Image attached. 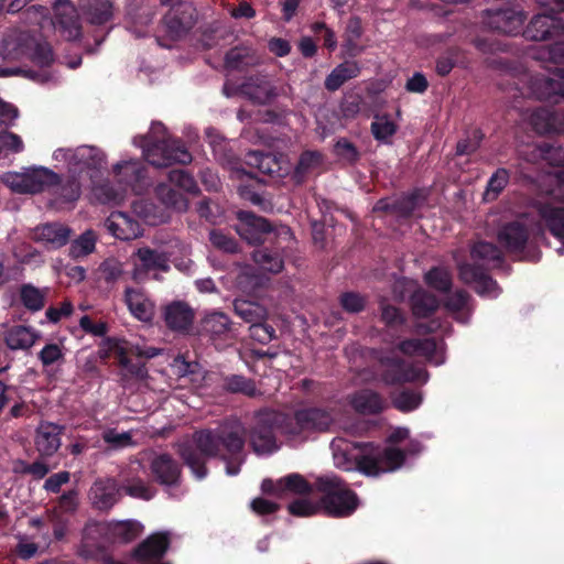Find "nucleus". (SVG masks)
Wrapping results in <instances>:
<instances>
[{
  "label": "nucleus",
  "mask_w": 564,
  "mask_h": 564,
  "mask_svg": "<svg viewBox=\"0 0 564 564\" xmlns=\"http://www.w3.org/2000/svg\"><path fill=\"white\" fill-rule=\"evenodd\" d=\"M245 429L240 422L224 423L215 430H202L193 435L192 442L180 444V454L194 476L203 479L207 469L205 459L215 457L225 447L230 454H238L245 445Z\"/></svg>",
  "instance_id": "1"
},
{
  "label": "nucleus",
  "mask_w": 564,
  "mask_h": 564,
  "mask_svg": "<svg viewBox=\"0 0 564 564\" xmlns=\"http://www.w3.org/2000/svg\"><path fill=\"white\" fill-rule=\"evenodd\" d=\"M330 448L337 468L346 471L358 469L367 476L394 471L404 463V453L393 446L379 449L370 443H350L338 437L332 442Z\"/></svg>",
  "instance_id": "2"
},
{
  "label": "nucleus",
  "mask_w": 564,
  "mask_h": 564,
  "mask_svg": "<svg viewBox=\"0 0 564 564\" xmlns=\"http://www.w3.org/2000/svg\"><path fill=\"white\" fill-rule=\"evenodd\" d=\"M133 144L143 149V156L156 167H164L172 163L186 164L192 156L185 147L177 140L166 135L165 127L161 122L152 123L149 135L134 138Z\"/></svg>",
  "instance_id": "3"
},
{
  "label": "nucleus",
  "mask_w": 564,
  "mask_h": 564,
  "mask_svg": "<svg viewBox=\"0 0 564 564\" xmlns=\"http://www.w3.org/2000/svg\"><path fill=\"white\" fill-rule=\"evenodd\" d=\"M316 488L324 494L323 507L330 516L347 517L358 506L357 496L337 476L325 475L318 477Z\"/></svg>",
  "instance_id": "4"
},
{
  "label": "nucleus",
  "mask_w": 564,
  "mask_h": 564,
  "mask_svg": "<svg viewBox=\"0 0 564 564\" xmlns=\"http://www.w3.org/2000/svg\"><path fill=\"white\" fill-rule=\"evenodd\" d=\"M4 58H20L25 56L40 66H47L53 62V53L46 42L37 41L25 32L8 35L2 42Z\"/></svg>",
  "instance_id": "5"
},
{
  "label": "nucleus",
  "mask_w": 564,
  "mask_h": 564,
  "mask_svg": "<svg viewBox=\"0 0 564 564\" xmlns=\"http://www.w3.org/2000/svg\"><path fill=\"white\" fill-rule=\"evenodd\" d=\"M285 415L273 411H259L250 430V445L258 455L271 454L279 448L275 432L282 433Z\"/></svg>",
  "instance_id": "6"
},
{
  "label": "nucleus",
  "mask_w": 564,
  "mask_h": 564,
  "mask_svg": "<svg viewBox=\"0 0 564 564\" xmlns=\"http://www.w3.org/2000/svg\"><path fill=\"white\" fill-rule=\"evenodd\" d=\"M332 421L330 414L322 409H302L291 417L285 416L282 434L290 440H304L311 432L326 430Z\"/></svg>",
  "instance_id": "7"
},
{
  "label": "nucleus",
  "mask_w": 564,
  "mask_h": 564,
  "mask_svg": "<svg viewBox=\"0 0 564 564\" xmlns=\"http://www.w3.org/2000/svg\"><path fill=\"white\" fill-rule=\"evenodd\" d=\"M3 183L13 192L20 194H36L55 185L59 176L43 166L28 169L24 172H9L2 176Z\"/></svg>",
  "instance_id": "8"
},
{
  "label": "nucleus",
  "mask_w": 564,
  "mask_h": 564,
  "mask_svg": "<svg viewBox=\"0 0 564 564\" xmlns=\"http://www.w3.org/2000/svg\"><path fill=\"white\" fill-rule=\"evenodd\" d=\"M53 159L66 166L69 174L88 173L105 163V154L95 147L82 145L75 149L59 148L53 152Z\"/></svg>",
  "instance_id": "9"
},
{
  "label": "nucleus",
  "mask_w": 564,
  "mask_h": 564,
  "mask_svg": "<svg viewBox=\"0 0 564 564\" xmlns=\"http://www.w3.org/2000/svg\"><path fill=\"white\" fill-rule=\"evenodd\" d=\"M113 174L117 181L124 186L115 191L108 184L94 188L95 197L105 204H119L123 200L124 192L128 186L141 178V167L137 161H123L113 166Z\"/></svg>",
  "instance_id": "10"
},
{
  "label": "nucleus",
  "mask_w": 564,
  "mask_h": 564,
  "mask_svg": "<svg viewBox=\"0 0 564 564\" xmlns=\"http://www.w3.org/2000/svg\"><path fill=\"white\" fill-rule=\"evenodd\" d=\"M554 76L523 72L520 75L519 84L527 86V91L523 94L529 97L541 100L555 96L564 97V69H558Z\"/></svg>",
  "instance_id": "11"
},
{
  "label": "nucleus",
  "mask_w": 564,
  "mask_h": 564,
  "mask_svg": "<svg viewBox=\"0 0 564 564\" xmlns=\"http://www.w3.org/2000/svg\"><path fill=\"white\" fill-rule=\"evenodd\" d=\"M105 530L109 531V533L112 536V540L115 542L119 543H127L131 540L135 539L141 530L142 525L137 521H118L109 524H102V523H89L85 528V538H84V544L82 547V555L85 557L93 556L88 551H86V547L90 546V535L94 532L101 533Z\"/></svg>",
  "instance_id": "12"
},
{
  "label": "nucleus",
  "mask_w": 564,
  "mask_h": 564,
  "mask_svg": "<svg viewBox=\"0 0 564 564\" xmlns=\"http://www.w3.org/2000/svg\"><path fill=\"white\" fill-rule=\"evenodd\" d=\"M523 35L532 41L555 40L557 44L564 43V22L551 14L534 15Z\"/></svg>",
  "instance_id": "13"
},
{
  "label": "nucleus",
  "mask_w": 564,
  "mask_h": 564,
  "mask_svg": "<svg viewBox=\"0 0 564 564\" xmlns=\"http://www.w3.org/2000/svg\"><path fill=\"white\" fill-rule=\"evenodd\" d=\"M163 3L171 6L164 17V23L171 35L181 36L194 26L197 12L193 3L181 0H165Z\"/></svg>",
  "instance_id": "14"
},
{
  "label": "nucleus",
  "mask_w": 564,
  "mask_h": 564,
  "mask_svg": "<svg viewBox=\"0 0 564 564\" xmlns=\"http://www.w3.org/2000/svg\"><path fill=\"white\" fill-rule=\"evenodd\" d=\"M53 26L67 41L82 36V25L76 8L68 0H57L54 6Z\"/></svg>",
  "instance_id": "15"
},
{
  "label": "nucleus",
  "mask_w": 564,
  "mask_h": 564,
  "mask_svg": "<svg viewBox=\"0 0 564 564\" xmlns=\"http://www.w3.org/2000/svg\"><path fill=\"white\" fill-rule=\"evenodd\" d=\"M381 366V380L386 384H399L413 381H427V373L421 368L409 366L403 361L394 358H382Z\"/></svg>",
  "instance_id": "16"
},
{
  "label": "nucleus",
  "mask_w": 564,
  "mask_h": 564,
  "mask_svg": "<svg viewBox=\"0 0 564 564\" xmlns=\"http://www.w3.org/2000/svg\"><path fill=\"white\" fill-rule=\"evenodd\" d=\"M241 91L254 102L268 104L276 97L286 94V86L268 76H256L250 77L241 86Z\"/></svg>",
  "instance_id": "17"
},
{
  "label": "nucleus",
  "mask_w": 564,
  "mask_h": 564,
  "mask_svg": "<svg viewBox=\"0 0 564 564\" xmlns=\"http://www.w3.org/2000/svg\"><path fill=\"white\" fill-rule=\"evenodd\" d=\"M506 8L489 9L486 12V24L505 34H518L523 25L522 11L508 2Z\"/></svg>",
  "instance_id": "18"
},
{
  "label": "nucleus",
  "mask_w": 564,
  "mask_h": 564,
  "mask_svg": "<svg viewBox=\"0 0 564 564\" xmlns=\"http://www.w3.org/2000/svg\"><path fill=\"white\" fill-rule=\"evenodd\" d=\"M133 263V278L140 279L141 274L149 271H167L170 269V257L161 250H153L149 247L139 248L131 256Z\"/></svg>",
  "instance_id": "19"
},
{
  "label": "nucleus",
  "mask_w": 564,
  "mask_h": 564,
  "mask_svg": "<svg viewBox=\"0 0 564 564\" xmlns=\"http://www.w3.org/2000/svg\"><path fill=\"white\" fill-rule=\"evenodd\" d=\"M72 235V229L61 223H46L36 226L32 230L31 238L43 243L48 249H59L65 246Z\"/></svg>",
  "instance_id": "20"
},
{
  "label": "nucleus",
  "mask_w": 564,
  "mask_h": 564,
  "mask_svg": "<svg viewBox=\"0 0 564 564\" xmlns=\"http://www.w3.org/2000/svg\"><path fill=\"white\" fill-rule=\"evenodd\" d=\"M163 318L170 329L187 333L193 325L195 311L184 301H173L164 306Z\"/></svg>",
  "instance_id": "21"
},
{
  "label": "nucleus",
  "mask_w": 564,
  "mask_h": 564,
  "mask_svg": "<svg viewBox=\"0 0 564 564\" xmlns=\"http://www.w3.org/2000/svg\"><path fill=\"white\" fill-rule=\"evenodd\" d=\"M529 237L527 217L506 224L498 232L499 242L510 252L520 251Z\"/></svg>",
  "instance_id": "22"
},
{
  "label": "nucleus",
  "mask_w": 564,
  "mask_h": 564,
  "mask_svg": "<svg viewBox=\"0 0 564 564\" xmlns=\"http://www.w3.org/2000/svg\"><path fill=\"white\" fill-rule=\"evenodd\" d=\"M239 224L236 226L238 235L251 245L262 242L263 235L270 231L268 221L250 212L238 213Z\"/></svg>",
  "instance_id": "23"
},
{
  "label": "nucleus",
  "mask_w": 564,
  "mask_h": 564,
  "mask_svg": "<svg viewBox=\"0 0 564 564\" xmlns=\"http://www.w3.org/2000/svg\"><path fill=\"white\" fill-rule=\"evenodd\" d=\"M135 354L139 357L152 358L160 354L156 348L142 349L138 345H131L126 340L118 338H108L102 344V357H107L110 354L116 355L122 366L128 365V354Z\"/></svg>",
  "instance_id": "24"
},
{
  "label": "nucleus",
  "mask_w": 564,
  "mask_h": 564,
  "mask_svg": "<svg viewBox=\"0 0 564 564\" xmlns=\"http://www.w3.org/2000/svg\"><path fill=\"white\" fill-rule=\"evenodd\" d=\"M459 275L465 283H474L475 291L481 296L494 299L500 293L497 283L480 268H475L469 264L460 265Z\"/></svg>",
  "instance_id": "25"
},
{
  "label": "nucleus",
  "mask_w": 564,
  "mask_h": 564,
  "mask_svg": "<svg viewBox=\"0 0 564 564\" xmlns=\"http://www.w3.org/2000/svg\"><path fill=\"white\" fill-rule=\"evenodd\" d=\"M119 491V485L115 479H98L90 488V500L99 510H108L118 501Z\"/></svg>",
  "instance_id": "26"
},
{
  "label": "nucleus",
  "mask_w": 564,
  "mask_h": 564,
  "mask_svg": "<svg viewBox=\"0 0 564 564\" xmlns=\"http://www.w3.org/2000/svg\"><path fill=\"white\" fill-rule=\"evenodd\" d=\"M63 426L42 422L36 429L35 447L42 456H52L61 447Z\"/></svg>",
  "instance_id": "27"
},
{
  "label": "nucleus",
  "mask_w": 564,
  "mask_h": 564,
  "mask_svg": "<svg viewBox=\"0 0 564 564\" xmlns=\"http://www.w3.org/2000/svg\"><path fill=\"white\" fill-rule=\"evenodd\" d=\"M105 226L111 235L122 240L135 239L141 235L139 223L122 212L111 213Z\"/></svg>",
  "instance_id": "28"
},
{
  "label": "nucleus",
  "mask_w": 564,
  "mask_h": 564,
  "mask_svg": "<svg viewBox=\"0 0 564 564\" xmlns=\"http://www.w3.org/2000/svg\"><path fill=\"white\" fill-rule=\"evenodd\" d=\"M528 121L539 134L558 133L564 131V118L545 108H538L530 112Z\"/></svg>",
  "instance_id": "29"
},
{
  "label": "nucleus",
  "mask_w": 564,
  "mask_h": 564,
  "mask_svg": "<svg viewBox=\"0 0 564 564\" xmlns=\"http://www.w3.org/2000/svg\"><path fill=\"white\" fill-rule=\"evenodd\" d=\"M154 478L162 485H174L180 478V467L167 454L154 455L150 463Z\"/></svg>",
  "instance_id": "30"
},
{
  "label": "nucleus",
  "mask_w": 564,
  "mask_h": 564,
  "mask_svg": "<svg viewBox=\"0 0 564 564\" xmlns=\"http://www.w3.org/2000/svg\"><path fill=\"white\" fill-rule=\"evenodd\" d=\"M124 302L131 314L140 321H151L154 315V304L142 290L127 288Z\"/></svg>",
  "instance_id": "31"
},
{
  "label": "nucleus",
  "mask_w": 564,
  "mask_h": 564,
  "mask_svg": "<svg viewBox=\"0 0 564 564\" xmlns=\"http://www.w3.org/2000/svg\"><path fill=\"white\" fill-rule=\"evenodd\" d=\"M541 218L544 220L551 234L556 237L562 247L557 249L558 254L564 253V207L554 204H543L539 208Z\"/></svg>",
  "instance_id": "32"
},
{
  "label": "nucleus",
  "mask_w": 564,
  "mask_h": 564,
  "mask_svg": "<svg viewBox=\"0 0 564 564\" xmlns=\"http://www.w3.org/2000/svg\"><path fill=\"white\" fill-rule=\"evenodd\" d=\"M169 544V532L154 533L138 546L133 555L139 561L160 558L165 554Z\"/></svg>",
  "instance_id": "33"
},
{
  "label": "nucleus",
  "mask_w": 564,
  "mask_h": 564,
  "mask_svg": "<svg viewBox=\"0 0 564 564\" xmlns=\"http://www.w3.org/2000/svg\"><path fill=\"white\" fill-rule=\"evenodd\" d=\"M399 349L405 355L422 356L435 365L443 362V359L438 356L436 343L430 338L404 340L399 345Z\"/></svg>",
  "instance_id": "34"
},
{
  "label": "nucleus",
  "mask_w": 564,
  "mask_h": 564,
  "mask_svg": "<svg viewBox=\"0 0 564 564\" xmlns=\"http://www.w3.org/2000/svg\"><path fill=\"white\" fill-rule=\"evenodd\" d=\"M40 335L31 327L18 325L6 333V343L10 349H29L34 345Z\"/></svg>",
  "instance_id": "35"
},
{
  "label": "nucleus",
  "mask_w": 564,
  "mask_h": 564,
  "mask_svg": "<svg viewBox=\"0 0 564 564\" xmlns=\"http://www.w3.org/2000/svg\"><path fill=\"white\" fill-rule=\"evenodd\" d=\"M360 73V66L355 61H346L337 65L325 79V87L330 90H337L344 83L355 78Z\"/></svg>",
  "instance_id": "36"
},
{
  "label": "nucleus",
  "mask_w": 564,
  "mask_h": 564,
  "mask_svg": "<svg viewBox=\"0 0 564 564\" xmlns=\"http://www.w3.org/2000/svg\"><path fill=\"white\" fill-rule=\"evenodd\" d=\"M354 409L362 414H376L383 410L384 402L381 397L373 391L362 390L351 398Z\"/></svg>",
  "instance_id": "37"
},
{
  "label": "nucleus",
  "mask_w": 564,
  "mask_h": 564,
  "mask_svg": "<svg viewBox=\"0 0 564 564\" xmlns=\"http://www.w3.org/2000/svg\"><path fill=\"white\" fill-rule=\"evenodd\" d=\"M247 164L258 169L268 175H282L281 161L273 154H263L258 151L250 152L247 156Z\"/></svg>",
  "instance_id": "38"
},
{
  "label": "nucleus",
  "mask_w": 564,
  "mask_h": 564,
  "mask_svg": "<svg viewBox=\"0 0 564 564\" xmlns=\"http://www.w3.org/2000/svg\"><path fill=\"white\" fill-rule=\"evenodd\" d=\"M361 35L362 26L360 19L357 17L350 18L344 32V47L348 55L357 56L364 52L365 47L358 43Z\"/></svg>",
  "instance_id": "39"
},
{
  "label": "nucleus",
  "mask_w": 564,
  "mask_h": 564,
  "mask_svg": "<svg viewBox=\"0 0 564 564\" xmlns=\"http://www.w3.org/2000/svg\"><path fill=\"white\" fill-rule=\"evenodd\" d=\"M234 310L240 318L251 325L264 322L268 316V312L263 306L247 300H236L234 302Z\"/></svg>",
  "instance_id": "40"
},
{
  "label": "nucleus",
  "mask_w": 564,
  "mask_h": 564,
  "mask_svg": "<svg viewBox=\"0 0 564 564\" xmlns=\"http://www.w3.org/2000/svg\"><path fill=\"white\" fill-rule=\"evenodd\" d=\"M229 317L218 311L207 312L202 318V328L212 336H220L230 330Z\"/></svg>",
  "instance_id": "41"
},
{
  "label": "nucleus",
  "mask_w": 564,
  "mask_h": 564,
  "mask_svg": "<svg viewBox=\"0 0 564 564\" xmlns=\"http://www.w3.org/2000/svg\"><path fill=\"white\" fill-rule=\"evenodd\" d=\"M471 257L475 261H481L488 267H498L501 261L500 250L489 242L476 243L471 249Z\"/></svg>",
  "instance_id": "42"
},
{
  "label": "nucleus",
  "mask_w": 564,
  "mask_h": 564,
  "mask_svg": "<svg viewBox=\"0 0 564 564\" xmlns=\"http://www.w3.org/2000/svg\"><path fill=\"white\" fill-rule=\"evenodd\" d=\"M323 162V156L317 151H305L301 154L294 171L296 182H302L306 174L315 172Z\"/></svg>",
  "instance_id": "43"
},
{
  "label": "nucleus",
  "mask_w": 564,
  "mask_h": 564,
  "mask_svg": "<svg viewBox=\"0 0 564 564\" xmlns=\"http://www.w3.org/2000/svg\"><path fill=\"white\" fill-rule=\"evenodd\" d=\"M96 240V234L93 230H86L70 243L69 256L79 259L90 254L95 250Z\"/></svg>",
  "instance_id": "44"
},
{
  "label": "nucleus",
  "mask_w": 564,
  "mask_h": 564,
  "mask_svg": "<svg viewBox=\"0 0 564 564\" xmlns=\"http://www.w3.org/2000/svg\"><path fill=\"white\" fill-rule=\"evenodd\" d=\"M438 307L436 297L426 291H416L412 296V308L414 315L425 317Z\"/></svg>",
  "instance_id": "45"
},
{
  "label": "nucleus",
  "mask_w": 564,
  "mask_h": 564,
  "mask_svg": "<svg viewBox=\"0 0 564 564\" xmlns=\"http://www.w3.org/2000/svg\"><path fill=\"white\" fill-rule=\"evenodd\" d=\"M253 260L262 270L268 272L278 273L283 268L281 256L265 248L256 250Z\"/></svg>",
  "instance_id": "46"
},
{
  "label": "nucleus",
  "mask_w": 564,
  "mask_h": 564,
  "mask_svg": "<svg viewBox=\"0 0 564 564\" xmlns=\"http://www.w3.org/2000/svg\"><path fill=\"white\" fill-rule=\"evenodd\" d=\"M156 195L166 207H172L178 212H185L188 207L185 197L166 184H160L156 187Z\"/></svg>",
  "instance_id": "47"
},
{
  "label": "nucleus",
  "mask_w": 564,
  "mask_h": 564,
  "mask_svg": "<svg viewBox=\"0 0 564 564\" xmlns=\"http://www.w3.org/2000/svg\"><path fill=\"white\" fill-rule=\"evenodd\" d=\"M371 132L376 140L388 143L397 132V124L389 116H376L371 123Z\"/></svg>",
  "instance_id": "48"
},
{
  "label": "nucleus",
  "mask_w": 564,
  "mask_h": 564,
  "mask_svg": "<svg viewBox=\"0 0 564 564\" xmlns=\"http://www.w3.org/2000/svg\"><path fill=\"white\" fill-rule=\"evenodd\" d=\"M423 401L420 391L403 390L392 398V404L401 412H411L417 409Z\"/></svg>",
  "instance_id": "49"
},
{
  "label": "nucleus",
  "mask_w": 564,
  "mask_h": 564,
  "mask_svg": "<svg viewBox=\"0 0 564 564\" xmlns=\"http://www.w3.org/2000/svg\"><path fill=\"white\" fill-rule=\"evenodd\" d=\"M112 15L111 3L109 0H94L87 10L86 17L91 24H104Z\"/></svg>",
  "instance_id": "50"
},
{
  "label": "nucleus",
  "mask_w": 564,
  "mask_h": 564,
  "mask_svg": "<svg viewBox=\"0 0 564 564\" xmlns=\"http://www.w3.org/2000/svg\"><path fill=\"white\" fill-rule=\"evenodd\" d=\"M174 372L184 381V386L186 382H198L203 379V373L197 364L186 362L183 358H176L173 364Z\"/></svg>",
  "instance_id": "51"
},
{
  "label": "nucleus",
  "mask_w": 564,
  "mask_h": 564,
  "mask_svg": "<svg viewBox=\"0 0 564 564\" xmlns=\"http://www.w3.org/2000/svg\"><path fill=\"white\" fill-rule=\"evenodd\" d=\"M279 486L285 494L304 495L312 490V486L299 474H291L279 479Z\"/></svg>",
  "instance_id": "52"
},
{
  "label": "nucleus",
  "mask_w": 564,
  "mask_h": 564,
  "mask_svg": "<svg viewBox=\"0 0 564 564\" xmlns=\"http://www.w3.org/2000/svg\"><path fill=\"white\" fill-rule=\"evenodd\" d=\"M529 149H532L531 156H524L528 161H536L539 159H544L547 161H552L553 164H560L564 160V155L562 150L558 148L550 147V145H530Z\"/></svg>",
  "instance_id": "53"
},
{
  "label": "nucleus",
  "mask_w": 564,
  "mask_h": 564,
  "mask_svg": "<svg viewBox=\"0 0 564 564\" xmlns=\"http://www.w3.org/2000/svg\"><path fill=\"white\" fill-rule=\"evenodd\" d=\"M509 182V172L506 169H498L492 176L489 178L486 192L485 199L494 200L501 191L507 186Z\"/></svg>",
  "instance_id": "54"
},
{
  "label": "nucleus",
  "mask_w": 564,
  "mask_h": 564,
  "mask_svg": "<svg viewBox=\"0 0 564 564\" xmlns=\"http://www.w3.org/2000/svg\"><path fill=\"white\" fill-rule=\"evenodd\" d=\"M102 440L115 449L134 446L131 432H118L115 429H108L102 433Z\"/></svg>",
  "instance_id": "55"
},
{
  "label": "nucleus",
  "mask_w": 564,
  "mask_h": 564,
  "mask_svg": "<svg viewBox=\"0 0 564 564\" xmlns=\"http://www.w3.org/2000/svg\"><path fill=\"white\" fill-rule=\"evenodd\" d=\"M446 308L452 313L457 314V319L462 323H466L468 317L465 311L468 310V295L463 291H457L449 296L446 302Z\"/></svg>",
  "instance_id": "56"
},
{
  "label": "nucleus",
  "mask_w": 564,
  "mask_h": 564,
  "mask_svg": "<svg viewBox=\"0 0 564 564\" xmlns=\"http://www.w3.org/2000/svg\"><path fill=\"white\" fill-rule=\"evenodd\" d=\"M170 183L187 193H197L198 187L192 175L183 170H173L169 173Z\"/></svg>",
  "instance_id": "57"
},
{
  "label": "nucleus",
  "mask_w": 564,
  "mask_h": 564,
  "mask_svg": "<svg viewBox=\"0 0 564 564\" xmlns=\"http://www.w3.org/2000/svg\"><path fill=\"white\" fill-rule=\"evenodd\" d=\"M39 358L43 367L48 368L61 365L64 360V352L59 345L47 344L40 351Z\"/></svg>",
  "instance_id": "58"
},
{
  "label": "nucleus",
  "mask_w": 564,
  "mask_h": 564,
  "mask_svg": "<svg viewBox=\"0 0 564 564\" xmlns=\"http://www.w3.org/2000/svg\"><path fill=\"white\" fill-rule=\"evenodd\" d=\"M425 281L432 288L438 291H447L451 288V275L447 270L434 268L425 274Z\"/></svg>",
  "instance_id": "59"
},
{
  "label": "nucleus",
  "mask_w": 564,
  "mask_h": 564,
  "mask_svg": "<svg viewBox=\"0 0 564 564\" xmlns=\"http://www.w3.org/2000/svg\"><path fill=\"white\" fill-rule=\"evenodd\" d=\"M226 389L231 392H241L249 397H254L258 390L254 383L241 376H232L226 379Z\"/></svg>",
  "instance_id": "60"
},
{
  "label": "nucleus",
  "mask_w": 564,
  "mask_h": 564,
  "mask_svg": "<svg viewBox=\"0 0 564 564\" xmlns=\"http://www.w3.org/2000/svg\"><path fill=\"white\" fill-rule=\"evenodd\" d=\"M532 56L541 62H552L560 64L564 61V48L561 45L555 47L543 45L533 51Z\"/></svg>",
  "instance_id": "61"
},
{
  "label": "nucleus",
  "mask_w": 564,
  "mask_h": 564,
  "mask_svg": "<svg viewBox=\"0 0 564 564\" xmlns=\"http://www.w3.org/2000/svg\"><path fill=\"white\" fill-rule=\"evenodd\" d=\"M21 299L23 304L32 311L41 310L44 304L42 293L39 289L32 285H25L22 288Z\"/></svg>",
  "instance_id": "62"
},
{
  "label": "nucleus",
  "mask_w": 564,
  "mask_h": 564,
  "mask_svg": "<svg viewBox=\"0 0 564 564\" xmlns=\"http://www.w3.org/2000/svg\"><path fill=\"white\" fill-rule=\"evenodd\" d=\"M249 330L251 338L261 344H268L275 338L274 328L263 322L250 325Z\"/></svg>",
  "instance_id": "63"
},
{
  "label": "nucleus",
  "mask_w": 564,
  "mask_h": 564,
  "mask_svg": "<svg viewBox=\"0 0 564 564\" xmlns=\"http://www.w3.org/2000/svg\"><path fill=\"white\" fill-rule=\"evenodd\" d=\"M126 492L134 498L149 500L154 496V491L143 480H133L124 486Z\"/></svg>",
  "instance_id": "64"
}]
</instances>
